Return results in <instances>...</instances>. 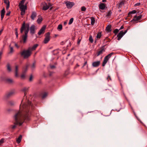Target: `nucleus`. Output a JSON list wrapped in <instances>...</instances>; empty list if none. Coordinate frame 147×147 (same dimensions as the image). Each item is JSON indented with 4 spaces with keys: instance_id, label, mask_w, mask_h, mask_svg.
Returning a JSON list of instances; mask_svg holds the SVG:
<instances>
[{
    "instance_id": "nucleus-16",
    "label": "nucleus",
    "mask_w": 147,
    "mask_h": 147,
    "mask_svg": "<svg viewBox=\"0 0 147 147\" xmlns=\"http://www.w3.org/2000/svg\"><path fill=\"white\" fill-rule=\"evenodd\" d=\"M36 13L35 11H33L32 12L30 18L32 20H34L35 18L36 17Z\"/></svg>"
},
{
    "instance_id": "nucleus-32",
    "label": "nucleus",
    "mask_w": 147,
    "mask_h": 147,
    "mask_svg": "<svg viewBox=\"0 0 147 147\" xmlns=\"http://www.w3.org/2000/svg\"><path fill=\"white\" fill-rule=\"evenodd\" d=\"M15 34L16 35V37L17 38H18V29L17 28H16L15 29Z\"/></svg>"
},
{
    "instance_id": "nucleus-28",
    "label": "nucleus",
    "mask_w": 147,
    "mask_h": 147,
    "mask_svg": "<svg viewBox=\"0 0 147 147\" xmlns=\"http://www.w3.org/2000/svg\"><path fill=\"white\" fill-rule=\"evenodd\" d=\"M111 13H112L111 11H109L107 13V14L106 15V16L107 17H109V16H110L111 15Z\"/></svg>"
},
{
    "instance_id": "nucleus-11",
    "label": "nucleus",
    "mask_w": 147,
    "mask_h": 147,
    "mask_svg": "<svg viewBox=\"0 0 147 147\" xmlns=\"http://www.w3.org/2000/svg\"><path fill=\"white\" fill-rule=\"evenodd\" d=\"M100 61H98L93 62L92 63V66L94 67H97L100 65Z\"/></svg>"
},
{
    "instance_id": "nucleus-6",
    "label": "nucleus",
    "mask_w": 147,
    "mask_h": 147,
    "mask_svg": "<svg viewBox=\"0 0 147 147\" xmlns=\"http://www.w3.org/2000/svg\"><path fill=\"white\" fill-rule=\"evenodd\" d=\"M105 51V49L104 47H100L98 49L96 52V56H98L102 54Z\"/></svg>"
},
{
    "instance_id": "nucleus-2",
    "label": "nucleus",
    "mask_w": 147,
    "mask_h": 147,
    "mask_svg": "<svg viewBox=\"0 0 147 147\" xmlns=\"http://www.w3.org/2000/svg\"><path fill=\"white\" fill-rule=\"evenodd\" d=\"M29 29V24L28 23H26L25 22H24L20 29V32L21 33H24V34L22 36V39L20 40L21 42H22L24 43L26 42L28 34Z\"/></svg>"
},
{
    "instance_id": "nucleus-37",
    "label": "nucleus",
    "mask_w": 147,
    "mask_h": 147,
    "mask_svg": "<svg viewBox=\"0 0 147 147\" xmlns=\"http://www.w3.org/2000/svg\"><path fill=\"white\" fill-rule=\"evenodd\" d=\"M86 8L84 7L83 6L81 7V11H85L86 10Z\"/></svg>"
},
{
    "instance_id": "nucleus-3",
    "label": "nucleus",
    "mask_w": 147,
    "mask_h": 147,
    "mask_svg": "<svg viewBox=\"0 0 147 147\" xmlns=\"http://www.w3.org/2000/svg\"><path fill=\"white\" fill-rule=\"evenodd\" d=\"M26 0H22L19 3L18 6L21 11V15L24 16L25 13L27 9V6L26 4L24 5Z\"/></svg>"
},
{
    "instance_id": "nucleus-41",
    "label": "nucleus",
    "mask_w": 147,
    "mask_h": 147,
    "mask_svg": "<svg viewBox=\"0 0 147 147\" xmlns=\"http://www.w3.org/2000/svg\"><path fill=\"white\" fill-rule=\"evenodd\" d=\"M13 52V47H10V53H12Z\"/></svg>"
},
{
    "instance_id": "nucleus-20",
    "label": "nucleus",
    "mask_w": 147,
    "mask_h": 147,
    "mask_svg": "<svg viewBox=\"0 0 147 147\" xmlns=\"http://www.w3.org/2000/svg\"><path fill=\"white\" fill-rule=\"evenodd\" d=\"M22 139V136L21 135H20L18 137V138L16 139V141L18 144L20 143Z\"/></svg>"
},
{
    "instance_id": "nucleus-14",
    "label": "nucleus",
    "mask_w": 147,
    "mask_h": 147,
    "mask_svg": "<svg viewBox=\"0 0 147 147\" xmlns=\"http://www.w3.org/2000/svg\"><path fill=\"white\" fill-rule=\"evenodd\" d=\"M38 45L37 44H36L34 45L32 47H29L28 49L32 52V51L35 50L36 49V48L38 47Z\"/></svg>"
},
{
    "instance_id": "nucleus-26",
    "label": "nucleus",
    "mask_w": 147,
    "mask_h": 147,
    "mask_svg": "<svg viewBox=\"0 0 147 147\" xmlns=\"http://www.w3.org/2000/svg\"><path fill=\"white\" fill-rule=\"evenodd\" d=\"M47 95V93L46 92H45L42 94V98H44L46 97Z\"/></svg>"
},
{
    "instance_id": "nucleus-56",
    "label": "nucleus",
    "mask_w": 147,
    "mask_h": 147,
    "mask_svg": "<svg viewBox=\"0 0 147 147\" xmlns=\"http://www.w3.org/2000/svg\"><path fill=\"white\" fill-rule=\"evenodd\" d=\"M10 13H7V15H9V14Z\"/></svg>"
},
{
    "instance_id": "nucleus-10",
    "label": "nucleus",
    "mask_w": 147,
    "mask_h": 147,
    "mask_svg": "<svg viewBox=\"0 0 147 147\" xmlns=\"http://www.w3.org/2000/svg\"><path fill=\"white\" fill-rule=\"evenodd\" d=\"M46 28V26H43L41 29L40 30L38 33V35H40L42 34H44L45 32V30Z\"/></svg>"
},
{
    "instance_id": "nucleus-12",
    "label": "nucleus",
    "mask_w": 147,
    "mask_h": 147,
    "mask_svg": "<svg viewBox=\"0 0 147 147\" xmlns=\"http://www.w3.org/2000/svg\"><path fill=\"white\" fill-rule=\"evenodd\" d=\"M43 7L42 9L43 10H47L49 7V6L46 3H42Z\"/></svg>"
},
{
    "instance_id": "nucleus-34",
    "label": "nucleus",
    "mask_w": 147,
    "mask_h": 147,
    "mask_svg": "<svg viewBox=\"0 0 147 147\" xmlns=\"http://www.w3.org/2000/svg\"><path fill=\"white\" fill-rule=\"evenodd\" d=\"M4 3L7 5L9 4V2L8 0H4Z\"/></svg>"
},
{
    "instance_id": "nucleus-22",
    "label": "nucleus",
    "mask_w": 147,
    "mask_h": 147,
    "mask_svg": "<svg viewBox=\"0 0 147 147\" xmlns=\"http://www.w3.org/2000/svg\"><path fill=\"white\" fill-rule=\"evenodd\" d=\"M111 25H109L106 28V30L108 32H110L111 31Z\"/></svg>"
},
{
    "instance_id": "nucleus-30",
    "label": "nucleus",
    "mask_w": 147,
    "mask_h": 147,
    "mask_svg": "<svg viewBox=\"0 0 147 147\" xmlns=\"http://www.w3.org/2000/svg\"><path fill=\"white\" fill-rule=\"evenodd\" d=\"M101 36V32H99L98 33L97 35V38H100Z\"/></svg>"
},
{
    "instance_id": "nucleus-59",
    "label": "nucleus",
    "mask_w": 147,
    "mask_h": 147,
    "mask_svg": "<svg viewBox=\"0 0 147 147\" xmlns=\"http://www.w3.org/2000/svg\"><path fill=\"white\" fill-rule=\"evenodd\" d=\"M49 5H50V3H49Z\"/></svg>"
},
{
    "instance_id": "nucleus-5",
    "label": "nucleus",
    "mask_w": 147,
    "mask_h": 147,
    "mask_svg": "<svg viewBox=\"0 0 147 147\" xmlns=\"http://www.w3.org/2000/svg\"><path fill=\"white\" fill-rule=\"evenodd\" d=\"M114 54V53H111L105 56L102 62V66H104L107 62L108 61L109 59L111 57V56Z\"/></svg>"
},
{
    "instance_id": "nucleus-31",
    "label": "nucleus",
    "mask_w": 147,
    "mask_h": 147,
    "mask_svg": "<svg viewBox=\"0 0 147 147\" xmlns=\"http://www.w3.org/2000/svg\"><path fill=\"white\" fill-rule=\"evenodd\" d=\"M74 21V18H71L69 20V24L70 25L71 24L72 22H73Z\"/></svg>"
},
{
    "instance_id": "nucleus-52",
    "label": "nucleus",
    "mask_w": 147,
    "mask_h": 147,
    "mask_svg": "<svg viewBox=\"0 0 147 147\" xmlns=\"http://www.w3.org/2000/svg\"><path fill=\"white\" fill-rule=\"evenodd\" d=\"M2 31H3V30H1L0 31V36L1 34L2 33Z\"/></svg>"
},
{
    "instance_id": "nucleus-27",
    "label": "nucleus",
    "mask_w": 147,
    "mask_h": 147,
    "mask_svg": "<svg viewBox=\"0 0 147 147\" xmlns=\"http://www.w3.org/2000/svg\"><path fill=\"white\" fill-rule=\"evenodd\" d=\"M90 42L92 43L93 42V40L92 36H90L89 39Z\"/></svg>"
},
{
    "instance_id": "nucleus-29",
    "label": "nucleus",
    "mask_w": 147,
    "mask_h": 147,
    "mask_svg": "<svg viewBox=\"0 0 147 147\" xmlns=\"http://www.w3.org/2000/svg\"><path fill=\"white\" fill-rule=\"evenodd\" d=\"M124 4V3L123 1H122L119 4V5H118L119 7H121V6H122Z\"/></svg>"
},
{
    "instance_id": "nucleus-40",
    "label": "nucleus",
    "mask_w": 147,
    "mask_h": 147,
    "mask_svg": "<svg viewBox=\"0 0 147 147\" xmlns=\"http://www.w3.org/2000/svg\"><path fill=\"white\" fill-rule=\"evenodd\" d=\"M7 81L9 83H11L13 81L12 80L8 79L7 80Z\"/></svg>"
},
{
    "instance_id": "nucleus-51",
    "label": "nucleus",
    "mask_w": 147,
    "mask_h": 147,
    "mask_svg": "<svg viewBox=\"0 0 147 147\" xmlns=\"http://www.w3.org/2000/svg\"><path fill=\"white\" fill-rule=\"evenodd\" d=\"M124 27H123V26H121V27H120V28L119 29V30H121V29H123V28Z\"/></svg>"
},
{
    "instance_id": "nucleus-58",
    "label": "nucleus",
    "mask_w": 147,
    "mask_h": 147,
    "mask_svg": "<svg viewBox=\"0 0 147 147\" xmlns=\"http://www.w3.org/2000/svg\"><path fill=\"white\" fill-rule=\"evenodd\" d=\"M131 22V21H130V22ZM132 22H133V21H132ZM133 23H134V22L133 21Z\"/></svg>"
},
{
    "instance_id": "nucleus-8",
    "label": "nucleus",
    "mask_w": 147,
    "mask_h": 147,
    "mask_svg": "<svg viewBox=\"0 0 147 147\" xmlns=\"http://www.w3.org/2000/svg\"><path fill=\"white\" fill-rule=\"evenodd\" d=\"M50 33L49 32H48L45 34V37L43 41L45 44L47 43L50 40Z\"/></svg>"
},
{
    "instance_id": "nucleus-4",
    "label": "nucleus",
    "mask_w": 147,
    "mask_h": 147,
    "mask_svg": "<svg viewBox=\"0 0 147 147\" xmlns=\"http://www.w3.org/2000/svg\"><path fill=\"white\" fill-rule=\"evenodd\" d=\"M20 54L24 58H27L31 55L32 53L28 49L27 50H23L20 53Z\"/></svg>"
},
{
    "instance_id": "nucleus-43",
    "label": "nucleus",
    "mask_w": 147,
    "mask_h": 147,
    "mask_svg": "<svg viewBox=\"0 0 147 147\" xmlns=\"http://www.w3.org/2000/svg\"><path fill=\"white\" fill-rule=\"evenodd\" d=\"M140 3H137L135 5V6H139L140 5Z\"/></svg>"
},
{
    "instance_id": "nucleus-15",
    "label": "nucleus",
    "mask_w": 147,
    "mask_h": 147,
    "mask_svg": "<svg viewBox=\"0 0 147 147\" xmlns=\"http://www.w3.org/2000/svg\"><path fill=\"white\" fill-rule=\"evenodd\" d=\"M35 26L34 25H32L30 28V32L31 34H33L35 33Z\"/></svg>"
},
{
    "instance_id": "nucleus-25",
    "label": "nucleus",
    "mask_w": 147,
    "mask_h": 147,
    "mask_svg": "<svg viewBox=\"0 0 147 147\" xmlns=\"http://www.w3.org/2000/svg\"><path fill=\"white\" fill-rule=\"evenodd\" d=\"M136 11L135 10H132L131 11L129 12V17L130 16L131 14H134L136 13Z\"/></svg>"
},
{
    "instance_id": "nucleus-50",
    "label": "nucleus",
    "mask_w": 147,
    "mask_h": 147,
    "mask_svg": "<svg viewBox=\"0 0 147 147\" xmlns=\"http://www.w3.org/2000/svg\"><path fill=\"white\" fill-rule=\"evenodd\" d=\"M35 63H33V65H32V68H34L35 67Z\"/></svg>"
},
{
    "instance_id": "nucleus-48",
    "label": "nucleus",
    "mask_w": 147,
    "mask_h": 147,
    "mask_svg": "<svg viewBox=\"0 0 147 147\" xmlns=\"http://www.w3.org/2000/svg\"><path fill=\"white\" fill-rule=\"evenodd\" d=\"M107 79L108 80L109 79L110 80H111V78L110 76H108Z\"/></svg>"
},
{
    "instance_id": "nucleus-44",
    "label": "nucleus",
    "mask_w": 147,
    "mask_h": 147,
    "mask_svg": "<svg viewBox=\"0 0 147 147\" xmlns=\"http://www.w3.org/2000/svg\"><path fill=\"white\" fill-rule=\"evenodd\" d=\"M3 52L2 51L0 52V60L1 59V56L2 55Z\"/></svg>"
},
{
    "instance_id": "nucleus-35",
    "label": "nucleus",
    "mask_w": 147,
    "mask_h": 147,
    "mask_svg": "<svg viewBox=\"0 0 147 147\" xmlns=\"http://www.w3.org/2000/svg\"><path fill=\"white\" fill-rule=\"evenodd\" d=\"M119 29L118 30L117 29H115L113 31L114 33L115 34H116L119 32Z\"/></svg>"
},
{
    "instance_id": "nucleus-38",
    "label": "nucleus",
    "mask_w": 147,
    "mask_h": 147,
    "mask_svg": "<svg viewBox=\"0 0 147 147\" xmlns=\"http://www.w3.org/2000/svg\"><path fill=\"white\" fill-rule=\"evenodd\" d=\"M81 39H82V38L80 39L79 38H78V41H77L78 44V45L80 44V41H81Z\"/></svg>"
},
{
    "instance_id": "nucleus-39",
    "label": "nucleus",
    "mask_w": 147,
    "mask_h": 147,
    "mask_svg": "<svg viewBox=\"0 0 147 147\" xmlns=\"http://www.w3.org/2000/svg\"><path fill=\"white\" fill-rule=\"evenodd\" d=\"M25 77V74L24 73H23L21 75V78L22 79H24Z\"/></svg>"
},
{
    "instance_id": "nucleus-24",
    "label": "nucleus",
    "mask_w": 147,
    "mask_h": 147,
    "mask_svg": "<svg viewBox=\"0 0 147 147\" xmlns=\"http://www.w3.org/2000/svg\"><path fill=\"white\" fill-rule=\"evenodd\" d=\"M57 29L59 31L61 30L62 29V26L61 24H59L58 26Z\"/></svg>"
},
{
    "instance_id": "nucleus-57",
    "label": "nucleus",
    "mask_w": 147,
    "mask_h": 147,
    "mask_svg": "<svg viewBox=\"0 0 147 147\" xmlns=\"http://www.w3.org/2000/svg\"><path fill=\"white\" fill-rule=\"evenodd\" d=\"M129 16V13L128 14L127 17Z\"/></svg>"
},
{
    "instance_id": "nucleus-54",
    "label": "nucleus",
    "mask_w": 147,
    "mask_h": 147,
    "mask_svg": "<svg viewBox=\"0 0 147 147\" xmlns=\"http://www.w3.org/2000/svg\"><path fill=\"white\" fill-rule=\"evenodd\" d=\"M87 63V62L86 61L84 63V65H85Z\"/></svg>"
},
{
    "instance_id": "nucleus-9",
    "label": "nucleus",
    "mask_w": 147,
    "mask_h": 147,
    "mask_svg": "<svg viewBox=\"0 0 147 147\" xmlns=\"http://www.w3.org/2000/svg\"><path fill=\"white\" fill-rule=\"evenodd\" d=\"M127 32V30H125L124 32L123 31H120L117 35V40H120L123 35L125 34Z\"/></svg>"
},
{
    "instance_id": "nucleus-18",
    "label": "nucleus",
    "mask_w": 147,
    "mask_h": 147,
    "mask_svg": "<svg viewBox=\"0 0 147 147\" xmlns=\"http://www.w3.org/2000/svg\"><path fill=\"white\" fill-rule=\"evenodd\" d=\"M5 11V9L3 8L1 11V20H2L4 16Z\"/></svg>"
},
{
    "instance_id": "nucleus-13",
    "label": "nucleus",
    "mask_w": 147,
    "mask_h": 147,
    "mask_svg": "<svg viewBox=\"0 0 147 147\" xmlns=\"http://www.w3.org/2000/svg\"><path fill=\"white\" fill-rule=\"evenodd\" d=\"M141 15H140L138 16H135L134 17V18L133 20H131V22H136L138 21L141 18Z\"/></svg>"
},
{
    "instance_id": "nucleus-21",
    "label": "nucleus",
    "mask_w": 147,
    "mask_h": 147,
    "mask_svg": "<svg viewBox=\"0 0 147 147\" xmlns=\"http://www.w3.org/2000/svg\"><path fill=\"white\" fill-rule=\"evenodd\" d=\"M91 24L93 25L95 23V20L94 17H91Z\"/></svg>"
},
{
    "instance_id": "nucleus-45",
    "label": "nucleus",
    "mask_w": 147,
    "mask_h": 147,
    "mask_svg": "<svg viewBox=\"0 0 147 147\" xmlns=\"http://www.w3.org/2000/svg\"><path fill=\"white\" fill-rule=\"evenodd\" d=\"M15 46L17 48H18L19 47V46L16 43L15 44Z\"/></svg>"
},
{
    "instance_id": "nucleus-36",
    "label": "nucleus",
    "mask_w": 147,
    "mask_h": 147,
    "mask_svg": "<svg viewBox=\"0 0 147 147\" xmlns=\"http://www.w3.org/2000/svg\"><path fill=\"white\" fill-rule=\"evenodd\" d=\"M28 89L26 88H24L23 90V91L24 92V95H26V93L28 91Z\"/></svg>"
},
{
    "instance_id": "nucleus-55",
    "label": "nucleus",
    "mask_w": 147,
    "mask_h": 147,
    "mask_svg": "<svg viewBox=\"0 0 147 147\" xmlns=\"http://www.w3.org/2000/svg\"><path fill=\"white\" fill-rule=\"evenodd\" d=\"M106 0H102V1L103 2H106Z\"/></svg>"
},
{
    "instance_id": "nucleus-7",
    "label": "nucleus",
    "mask_w": 147,
    "mask_h": 147,
    "mask_svg": "<svg viewBox=\"0 0 147 147\" xmlns=\"http://www.w3.org/2000/svg\"><path fill=\"white\" fill-rule=\"evenodd\" d=\"M65 3L67 8L68 9H71L75 5L74 2L69 1H65Z\"/></svg>"
},
{
    "instance_id": "nucleus-46",
    "label": "nucleus",
    "mask_w": 147,
    "mask_h": 147,
    "mask_svg": "<svg viewBox=\"0 0 147 147\" xmlns=\"http://www.w3.org/2000/svg\"><path fill=\"white\" fill-rule=\"evenodd\" d=\"M32 75H31L30 76V79H29V80L30 81H31L32 80Z\"/></svg>"
},
{
    "instance_id": "nucleus-19",
    "label": "nucleus",
    "mask_w": 147,
    "mask_h": 147,
    "mask_svg": "<svg viewBox=\"0 0 147 147\" xmlns=\"http://www.w3.org/2000/svg\"><path fill=\"white\" fill-rule=\"evenodd\" d=\"M42 20V18L41 16H38V19L37 22L38 23L40 24Z\"/></svg>"
},
{
    "instance_id": "nucleus-53",
    "label": "nucleus",
    "mask_w": 147,
    "mask_h": 147,
    "mask_svg": "<svg viewBox=\"0 0 147 147\" xmlns=\"http://www.w3.org/2000/svg\"><path fill=\"white\" fill-rule=\"evenodd\" d=\"M51 68H53L55 67L54 66H51Z\"/></svg>"
},
{
    "instance_id": "nucleus-47",
    "label": "nucleus",
    "mask_w": 147,
    "mask_h": 147,
    "mask_svg": "<svg viewBox=\"0 0 147 147\" xmlns=\"http://www.w3.org/2000/svg\"><path fill=\"white\" fill-rule=\"evenodd\" d=\"M9 5H10V4H8V5H7V6H6L7 9H8L9 8Z\"/></svg>"
},
{
    "instance_id": "nucleus-17",
    "label": "nucleus",
    "mask_w": 147,
    "mask_h": 147,
    "mask_svg": "<svg viewBox=\"0 0 147 147\" xmlns=\"http://www.w3.org/2000/svg\"><path fill=\"white\" fill-rule=\"evenodd\" d=\"M100 9L103 10L105 9L106 7V4L104 3H101L99 6Z\"/></svg>"
},
{
    "instance_id": "nucleus-1",
    "label": "nucleus",
    "mask_w": 147,
    "mask_h": 147,
    "mask_svg": "<svg viewBox=\"0 0 147 147\" xmlns=\"http://www.w3.org/2000/svg\"><path fill=\"white\" fill-rule=\"evenodd\" d=\"M20 106V111L15 116V122L14 123V125L12 127L13 129H15L16 127V125H21L24 122V120H29L30 118L28 117V113L29 111V109L31 104L29 100H27V103L24 104L22 105V102Z\"/></svg>"
},
{
    "instance_id": "nucleus-23",
    "label": "nucleus",
    "mask_w": 147,
    "mask_h": 147,
    "mask_svg": "<svg viewBox=\"0 0 147 147\" xmlns=\"http://www.w3.org/2000/svg\"><path fill=\"white\" fill-rule=\"evenodd\" d=\"M18 67L17 66H16L15 68V76L16 77L18 76Z\"/></svg>"
},
{
    "instance_id": "nucleus-33",
    "label": "nucleus",
    "mask_w": 147,
    "mask_h": 147,
    "mask_svg": "<svg viewBox=\"0 0 147 147\" xmlns=\"http://www.w3.org/2000/svg\"><path fill=\"white\" fill-rule=\"evenodd\" d=\"M7 70L9 71H11V68L10 67V66L9 64H8L7 65Z\"/></svg>"
},
{
    "instance_id": "nucleus-42",
    "label": "nucleus",
    "mask_w": 147,
    "mask_h": 147,
    "mask_svg": "<svg viewBox=\"0 0 147 147\" xmlns=\"http://www.w3.org/2000/svg\"><path fill=\"white\" fill-rule=\"evenodd\" d=\"M4 142V139H2L0 140V145L1 144L3 143Z\"/></svg>"
},
{
    "instance_id": "nucleus-49",
    "label": "nucleus",
    "mask_w": 147,
    "mask_h": 147,
    "mask_svg": "<svg viewBox=\"0 0 147 147\" xmlns=\"http://www.w3.org/2000/svg\"><path fill=\"white\" fill-rule=\"evenodd\" d=\"M67 22H66V21L64 22V25L65 26L67 24Z\"/></svg>"
}]
</instances>
